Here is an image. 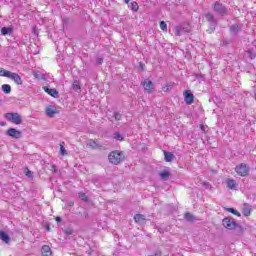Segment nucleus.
Instances as JSON below:
<instances>
[{"label": "nucleus", "mask_w": 256, "mask_h": 256, "mask_svg": "<svg viewBox=\"0 0 256 256\" xmlns=\"http://www.w3.org/2000/svg\"><path fill=\"white\" fill-rule=\"evenodd\" d=\"M88 147H91V149H99L101 147V144L97 143L95 140H89Z\"/></svg>", "instance_id": "nucleus-17"}, {"label": "nucleus", "mask_w": 256, "mask_h": 256, "mask_svg": "<svg viewBox=\"0 0 256 256\" xmlns=\"http://www.w3.org/2000/svg\"><path fill=\"white\" fill-rule=\"evenodd\" d=\"M43 89L45 93H47L51 97H54V99H59V91H57V89H51L47 86H44Z\"/></svg>", "instance_id": "nucleus-11"}, {"label": "nucleus", "mask_w": 256, "mask_h": 256, "mask_svg": "<svg viewBox=\"0 0 256 256\" xmlns=\"http://www.w3.org/2000/svg\"><path fill=\"white\" fill-rule=\"evenodd\" d=\"M226 183L228 189H235V187H237V182L234 179H228Z\"/></svg>", "instance_id": "nucleus-18"}, {"label": "nucleus", "mask_w": 256, "mask_h": 256, "mask_svg": "<svg viewBox=\"0 0 256 256\" xmlns=\"http://www.w3.org/2000/svg\"><path fill=\"white\" fill-rule=\"evenodd\" d=\"M185 219L186 221H193V216L191 213H186L185 214Z\"/></svg>", "instance_id": "nucleus-34"}, {"label": "nucleus", "mask_w": 256, "mask_h": 256, "mask_svg": "<svg viewBox=\"0 0 256 256\" xmlns=\"http://www.w3.org/2000/svg\"><path fill=\"white\" fill-rule=\"evenodd\" d=\"M1 33H2V35H11V33H13V28H11V27H3L1 29Z\"/></svg>", "instance_id": "nucleus-21"}, {"label": "nucleus", "mask_w": 256, "mask_h": 256, "mask_svg": "<svg viewBox=\"0 0 256 256\" xmlns=\"http://www.w3.org/2000/svg\"><path fill=\"white\" fill-rule=\"evenodd\" d=\"M79 198L82 199V201H87V195L83 192L79 193Z\"/></svg>", "instance_id": "nucleus-33"}, {"label": "nucleus", "mask_w": 256, "mask_h": 256, "mask_svg": "<svg viewBox=\"0 0 256 256\" xmlns=\"http://www.w3.org/2000/svg\"><path fill=\"white\" fill-rule=\"evenodd\" d=\"M235 171L241 177H246V175L249 173V169H247V165L245 164H240L239 166H236Z\"/></svg>", "instance_id": "nucleus-8"}, {"label": "nucleus", "mask_w": 256, "mask_h": 256, "mask_svg": "<svg viewBox=\"0 0 256 256\" xmlns=\"http://www.w3.org/2000/svg\"><path fill=\"white\" fill-rule=\"evenodd\" d=\"M73 89H74V91H79V89H81V87L78 84H73Z\"/></svg>", "instance_id": "nucleus-37"}, {"label": "nucleus", "mask_w": 256, "mask_h": 256, "mask_svg": "<svg viewBox=\"0 0 256 256\" xmlns=\"http://www.w3.org/2000/svg\"><path fill=\"white\" fill-rule=\"evenodd\" d=\"M114 117H115V119H116V121H121V113H119V112H115L114 113Z\"/></svg>", "instance_id": "nucleus-35"}, {"label": "nucleus", "mask_w": 256, "mask_h": 256, "mask_svg": "<svg viewBox=\"0 0 256 256\" xmlns=\"http://www.w3.org/2000/svg\"><path fill=\"white\" fill-rule=\"evenodd\" d=\"M174 33L176 37H181L184 33H189V29L184 28L183 26H176L174 28Z\"/></svg>", "instance_id": "nucleus-12"}, {"label": "nucleus", "mask_w": 256, "mask_h": 256, "mask_svg": "<svg viewBox=\"0 0 256 256\" xmlns=\"http://www.w3.org/2000/svg\"><path fill=\"white\" fill-rule=\"evenodd\" d=\"M238 31H241V29L239 28V25L233 24V25L230 27V32H231L233 35H237V32H238Z\"/></svg>", "instance_id": "nucleus-22"}, {"label": "nucleus", "mask_w": 256, "mask_h": 256, "mask_svg": "<svg viewBox=\"0 0 256 256\" xmlns=\"http://www.w3.org/2000/svg\"><path fill=\"white\" fill-rule=\"evenodd\" d=\"M26 177H32L30 170H27V171H26Z\"/></svg>", "instance_id": "nucleus-39"}, {"label": "nucleus", "mask_w": 256, "mask_h": 256, "mask_svg": "<svg viewBox=\"0 0 256 256\" xmlns=\"http://www.w3.org/2000/svg\"><path fill=\"white\" fill-rule=\"evenodd\" d=\"M214 11L218 15L222 16L227 14V8H225V6L219 2L214 3Z\"/></svg>", "instance_id": "nucleus-5"}, {"label": "nucleus", "mask_w": 256, "mask_h": 256, "mask_svg": "<svg viewBox=\"0 0 256 256\" xmlns=\"http://www.w3.org/2000/svg\"><path fill=\"white\" fill-rule=\"evenodd\" d=\"M68 205H69V207H73V205H75V203H74L73 201H70V202L68 203Z\"/></svg>", "instance_id": "nucleus-40"}, {"label": "nucleus", "mask_w": 256, "mask_h": 256, "mask_svg": "<svg viewBox=\"0 0 256 256\" xmlns=\"http://www.w3.org/2000/svg\"><path fill=\"white\" fill-rule=\"evenodd\" d=\"M173 89V83L169 82L167 83L163 88L162 91H164V93H169V91H171Z\"/></svg>", "instance_id": "nucleus-23"}, {"label": "nucleus", "mask_w": 256, "mask_h": 256, "mask_svg": "<svg viewBox=\"0 0 256 256\" xmlns=\"http://www.w3.org/2000/svg\"><path fill=\"white\" fill-rule=\"evenodd\" d=\"M160 29L162 31H167V23H165V21L160 22Z\"/></svg>", "instance_id": "nucleus-29"}, {"label": "nucleus", "mask_w": 256, "mask_h": 256, "mask_svg": "<svg viewBox=\"0 0 256 256\" xmlns=\"http://www.w3.org/2000/svg\"><path fill=\"white\" fill-rule=\"evenodd\" d=\"M243 215H245V217H249V215H251V209L245 208L243 210Z\"/></svg>", "instance_id": "nucleus-31"}, {"label": "nucleus", "mask_w": 256, "mask_h": 256, "mask_svg": "<svg viewBox=\"0 0 256 256\" xmlns=\"http://www.w3.org/2000/svg\"><path fill=\"white\" fill-rule=\"evenodd\" d=\"M114 139H117L118 141H123V136H121V133L116 132L114 133Z\"/></svg>", "instance_id": "nucleus-30"}, {"label": "nucleus", "mask_w": 256, "mask_h": 256, "mask_svg": "<svg viewBox=\"0 0 256 256\" xmlns=\"http://www.w3.org/2000/svg\"><path fill=\"white\" fill-rule=\"evenodd\" d=\"M131 9L135 12L139 11V4H137V2H132Z\"/></svg>", "instance_id": "nucleus-28"}, {"label": "nucleus", "mask_w": 256, "mask_h": 256, "mask_svg": "<svg viewBox=\"0 0 256 256\" xmlns=\"http://www.w3.org/2000/svg\"><path fill=\"white\" fill-rule=\"evenodd\" d=\"M206 20L211 24L210 27V33H213L215 31V27H217V20H215V16H213L211 13L206 14Z\"/></svg>", "instance_id": "nucleus-7"}, {"label": "nucleus", "mask_w": 256, "mask_h": 256, "mask_svg": "<svg viewBox=\"0 0 256 256\" xmlns=\"http://www.w3.org/2000/svg\"><path fill=\"white\" fill-rule=\"evenodd\" d=\"M56 221H57V223H61V221H62L61 217H56Z\"/></svg>", "instance_id": "nucleus-41"}, {"label": "nucleus", "mask_w": 256, "mask_h": 256, "mask_svg": "<svg viewBox=\"0 0 256 256\" xmlns=\"http://www.w3.org/2000/svg\"><path fill=\"white\" fill-rule=\"evenodd\" d=\"M97 65H103V58H96Z\"/></svg>", "instance_id": "nucleus-36"}, {"label": "nucleus", "mask_w": 256, "mask_h": 256, "mask_svg": "<svg viewBox=\"0 0 256 256\" xmlns=\"http://www.w3.org/2000/svg\"><path fill=\"white\" fill-rule=\"evenodd\" d=\"M164 159L166 163H171V161L175 159V155H173V153L171 152H167L166 150H164Z\"/></svg>", "instance_id": "nucleus-15"}, {"label": "nucleus", "mask_w": 256, "mask_h": 256, "mask_svg": "<svg viewBox=\"0 0 256 256\" xmlns=\"http://www.w3.org/2000/svg\"><path fill=\"white\" fill-rule=\"evenodd\" d=\"M8 79H11L16 83V85H23V79H21V76L15 72H10Z\"/></svg>", "instance_id": "nucleus-9"}, {"label": "nucleus", "mask_w": 256, "mask_h": 256, "mask_svg": "<svg viewBox=\"0 0 256 256\" xmlns=\"http://www.w3.org/2000/svg\"><path fill=\"white\" fill-rule=\"evenodd\" d=\"M7 135H9V137H12L13 139H21V131L15 128H9L7 130Z\"/></svg>", "instance_id": "nucleus-10"}, {"label": "nucleus", "mask_w": 256, "mask_h": 256, "mask_svg": "<svg viewBox=\"0 0 256 256\" xmlns=\"http://www.w3.org/2000/svg\"><path fill=\"white\" fill-rule=\"evenodd\" d=\"M57 113H59V111H57V108H55L53 106H48L46 108V115L48 117H54L55 115H57Z\"/></svg>", "instance_id": "nucleus-13"}, {"label": "nucleus", "mask_w": 256, "mask_h": 256, "mask_svg": "<svg viewBox=\"0 0 256 256\" xmlns=\"http://www.w3.org/2000/svg\"><path fill=\"white\" fill-rule=\"evenodd\" d=\"M108 160L112 165H119L122 161H125V155L119 150L112 151L108 155Z\"/></svg>", "instance_id": "nucleus-1"}, {"label": "nucleus", "mask_w": 256, "mask_h": 256, "mask_svg": "<svg viewBox=\"0 0 256 256\" xmlns=\"http://www.w3.org/2000/svg\"><path fill=\"white\" fill-rule=\"evenodd\" d=\"M184 101L187 105H193V103L195 102V96L193 95L191 90H186L184 92Z\"/></svg>", "instance_id": "nucleus-6"}, {"label": "nucleus", "mask_w": 256, "mask_h": 256, "mask_svg": "<svg viewBox=\"0 0 256 256\" xmlns=\"http://www.w3.org/2000/svg\"><path fill=\"white\" fill-rule=\"evenodd\" d=\"M42 255L43 256H51L52 255L51 247H49V245H44L42 247Z\"/></svg>", "instance_id": "nucleus-16"}, {"label": "nucleus", "mask_w": 256, "mask_h": 256, "mask_svg": "<svg viewBox=\"0 0 256 256\" xmlns=\"http://www.w3.org/2000/svg\"><path fill=\"white\" fill-rule=\"evenodd\" d=\"M1 89L5 95H9L11 93V85L9 84H4L1 86Z\"/></svg>", "instance_id": "nucleus-20"}, {"label": "nucleus", "mask_w": 256, "mask_h": 256, "mask_svg": "<svg viewBox=\"0 0 256 256\" xmlns=\"http://www.w3.org/2000/svg\"><path fill=\"white\" fill-rule=\"evenodd\" d=\"M222 225L225 227V229H229L230 231H233V229H238L239 233H242L243 227L237 225V222H235V219L226 217L222 220Z\"/></svg>", "instance_id": "nucleus-2"}, {"label": "nucleus", "mask_w": 256, "mask_h": 256, "mask_svg": "<svg viewBox=\"0 0 256 256\" xmlns=\"http://www.w3.org/2000/svg\"><path fill=\"white\" fill-rule=\"evenodd\" d=\"M134 220L136 223H138L139 225H144L146 219H145V215L142 214H136L134 216Z\"/></svg>", "instance_id": "nucleus-14"}, {"label": "nucleus", "mask_w": 256, "mask_h": 256, "mask_svg": "<svg viewBox=\"0 0 256 256\" xmlns=\"http://www.w3.org/2000/svg\"><path fill=\"white\" fill-rule=\"evenodd\" d=\"M4 117L5 119H7V121H10L15 125H21L23 123V118L21 117V115H19V113H6Z\"/></svg>", "instance_id": "nucleus-3"}, {"label": "nucleus", "mask_w": 256, "mask_h": 256, "mask_svg": "<svg viewBox=\"0 0 256 256\" xmlns=\"http://www.w3.org/2000/svg\"><path fill=\"white\" fill-rule=\"evenodd\" d=\"M0 239L4 241V243H9V241H11V238L9 237V235H7V233L3 231L0 232Z\"/></svg>", "instance_id": "nucleus-19"}, {"label": "nucleus", "mask_w": 256, "mask_h": 256, "mask_svg": "<svg viewBox=\"0 0 256 256\" xmlns=\"http://www.w3.org/2000/svg\"><path fill=\"white\" fill-rule=\"evenodd\" d=\"M228 213H232L233 215H237V217H241V213L237 211L235 208H227Z\"/></svg>", "instance_id": "nucleus-27"}, {"label": "nucleus", "mask_w": 256, "mask_h": 256, "mask_svg": "<svg viewBox=\"0 0 256 256\" xmlns=\"http://www.w3.org/2000/svg\"><path fill=\"white\" fill-rule=\"evenodd\" d=\"M142 85L147 93H153V91H155V84L149 79H145Z\"/></svg>", "instance_id": "nucleus-4"}, {"label": "nucleus", "mask_w": 256, "mask_h": 256, "mask_svg": "<svg viewBox=\"0 0 256 256\" xmlns=\"http://www.w3.org/2000/svg\"><path fill=\"white\" fill-rule=\"evenodd\" d=\"M65 235H73L74 231L72 228H66L64 230Z\"/></svg>", "instance_id": "nucleus-32"}, {"label": "nucleus", "mask_w": 256, "mask_h": 256, "mask_svg": "<svg viewBox=\"0 0 256 256\" xmlns=\"http://www.w3.org/2000/svg\"><path fill=\"white\" fill-rule=\"evenodd\" d=\"M1 127L5 126V122H0Z\"/></svg>", "instance_id": "nucleus-43"}, {"label": "nucleus", "mask_w": 256, "mask_h": 256, "mask_svg": "<svg viewBox=\"0 0 256 256\" xmlns=\"http://www.w3.org/2000/svg\"><path fill=\"white\" fill-rule=\"evenodd\" d=\"M169 172L168 171H163L160 173V178L163 180V181H167V179H169Z\"/></svg>", "instance_id": "nucleus-26"}, {"label": "nucleus", "mask_w": 256, "mask_h": 256, "mask_svg": "<svg viewBox=\"0 0 256 256\" xmlns=\"http://www.w3.org/2000/svg\"><path fill=\"white\" fill-rule=\"evenodd\" d=\"M60 155H67V150L65 149V142L60 143Z\"/></svg>", "instance_id": "nucleus-25"}, {"label": "nucleus", "mask_w": 256, "mask_h": 256, "mask_svg": "<svg viewBox=\"0 0 256 256\" xmlns=\"http://www.w3.org/2000/svg\"><path fill=\"white\" fill-rule=\"evenodd\" d=\"M10 74H11V71L5 70L4 68H0V77H7V78H9Z\"/></svg>", "instance_id": "nucleus-24"}, {"label": "nucleus", "mask_w": 256, "mask_h": 256, "mask_svg": "<svg viewBox=\"0 0 256 256\" xmlns=\"http://www.w3.org/2000/svg\"><path fill=\"white\" fill-rule=\"evenodd\" d=\"M3 105V100L0 98V107Z\"/></svg>", "instance_id": "nucleus-42"}, {"label": "nucleus", "mask_w": 256, "mask_h": 256, "mask_svg": "<svg viewBox=\"0 0 256 256\" xmlns=\"http://www.w3.org/2000/svg\"><path fill=\"white\" fill-rule=\"evenodd\" d=\"M203 185L204 187H206V189H209V187H211V185L208 182H204Z\"/></svg>", "instance_id": "nucleus-38"}, {"label": "nucleus", "mask_w": 256, "mask_h": 256, "mask_svg": "<svg viewBox=\"0 0 256 256\" xmlns=\"http://www.w3.org/2000/svg\"><path fill=\"white\" fill-rule=\"evenodd\" d=\"M124 1H125V3L129 4V1H131V0H124Z\"/></svg>", "instance_id": "nucleus-44"}]
</instances>
